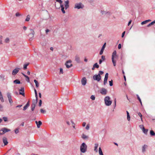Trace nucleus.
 <instances>
[{
	"instance_id": "f257e3e1",
	"label": "nucleus",
	"mask_w": 155,
	"mask_h": 155,
	"mask_svg": "<svg viewBox=\"0 0 155 155\" xmlns=\"http://www.w3.org/2000/svg\"><path fill=\"white\" fill-rule=\"evenodd\" d=\"M118 58V56L117 55V52L115 50L113 51L112 53L111 58L112 62L114 66L116 65V60Z\"/></svg>"
},
{
	"instance_id": "f03ea898",
	"label": "nucleus",
	"mask_w": 155,
	"mask_h": 155,
	"mask_svg": "<svg viewBox=\"0 0 155 155\" xmlns=\"http://www.w3.org/2000/svg\"><path fill=\"white\" fill-rule=\"evenodd\" d=\"M87 150V146L85 143H83L80 146V150L81 153H85Z\"/></svg>"
},
{
	"instance_id": "7ed1b4c3",
	"label": "nucleus",
	"mask_w": 155,
	"mask_h": 155,
	"mask_svg": "<svg viewBox=\"0 0 155 155\" xmlns=\"http://www.w3.org/2000/svg\"><path fill=\"white\" fill-rule=\"evenodd\" d=\"M104 102L106 105L109 106L112 103V101L110 100V98L109 96H107L104 98Z\"/></svg>"
},
{
	"instance_id": "20e7f679",
	"label": "nucleus",
	"mask_w": 155,
	"mask_h": 155,
	"mask_svg": "<svg viewBox=\"0 0 155 155\" xmlns=\"http://www.w3.org/2000/svg\"><path fill=\"white\" fill-rule=\"evenodd\" d=\"M11 130L6 127H3L0 130V135H3L6 132L10 131Z\"/></svg>"
},
{
	"instance_id": "39448f33",
	"label": "nucleus",
	"mask_w": 155,
	"mask_h": 155,
	"mask_svg": "<svg viewBox=\"0 0 155 155\" xmlns=\"http://www.w3.org/2000/svg\"><path fill=\"white\" fill-rule=\"evenodd\" d=\"M84 7V5L81 2L76 3L74 5V8L78 9L83 8Z\"/></svg>"
},
{
	"instance_id": "423d86ee",
	"label": "nucleus",
	"mask_w": 155,
	"mask_h": 155,
	"mask_svg": "<svg viewBox=\"0 0 155 155\" xmlns=\"http://www.w3.org/2000/svg\"><path fill=\"white\" fill-rule=\"evenodd\" d=\"M101 77L100 75L96 74L93 76V79L94 80L97 81L98 82H99L101 79Z\"/></svg>"
},
{
	"instance_id": "0eeeda50",
	"label": "nucleus",
	"mask_w": 155,
	"mask_h": 155,
	"mask_svg": "<svg viewBox=\"0 0 155 155\" xmlns=\"http://www.w3.org/2000/svg\"><path fill=\"white\" fill-rule=\"evenodd\" d=\"M31 31V33L28 35V36L30 37L29 39V40L31 41L33 40V38L34 37V35L35 34V32L32 29H30Z\"/></svg>"
},
{
	"instance_id": "6e6552de",
	"label": "nucleus",
	"mask_w": 155,
	"mask_h": 155,
	"mask_svg": "<svg viewBox=\"0 0 155 155\" xmlns=\"http://www.w3.org/2000/svg\"><path fill=\"white\" fill-rule=\"evenodd\" d=\"M71 63V60H69L66 62L65 65L67 68H69L72 66V64Z\"/></svg>"
},
{
	"instance_id": "1a4fd4ad",
	"label": "nucleus",
	"mask_w": 155,
	"mask_h": 155,
	"mask_svg": "<svg viewBox=\"0 0 155 155\" xmlns=\"http://www.w3.org/2000/svg\"><path fill=\"white\" fill-rule=\"evenodd\" d=\"M20 68H16L14 69L12 71V75L15 76L16 75L17 73L19 72Z\"/></svg>"
},
{
	"instance_id": "9d476101",
	"label": "nucleus",
	"mask_w": 155,
	"mask_h": 155,
	"mask_svg": "<svg viewBox=\"0 0 155 155\" xmlns=\"http://www.w3.org/2000/svg\"><path fill=\"white\" fill-rule=\"evenodd\" d=\"M107 91L106 89L102 88L100 90V93L103 95H105L107 94Z\"/></svg>"
},
{
	"instance_id": "9b49d317",
	"label": "nucleus",
	"mask_w": 155,
	"mask_h": 155,
	"mask_svg": "<svg viewBox=\"0 0 155 155\" xmlns=\"http://www.w3.org/2000/svg\"><path fill=\"white\" fill-rule=\"evenodd\" d=\"M19 94L22 95L23 96L25 97V89L24 87H21V89L19 90Z\"/></svg>"
},
{
	"instance_id": "f8f14e48",
	"label": "nucleus",
	"mask_w": 155,
	"mask_h": 155,
	"mask_svg": "<svg viewBox=\"0 0 155 155\" xmlns=\"http://www.w3.org/2000/svg\"><path fill=\"white\" fill-rule=\"evenodd\" d=\"M38 102V101H35L33 102L31 106V109L32 111H33L35 109L36 104Z\"/></svg>"
},
{
	"instance_id": "ddd939ff",
	"label": "nucleus",
	"mask_w": 155,
	"mask_h": 155,
	"mask_svg": "<svg viewBox=\"0 0 155 155\" xmlns=\"http://www.w3.org/2000/svg\"><path fill=\"white\" fill-rule=\"evenodd\" d=\"M108 74L107 73L105 75V77L104 81V84L105 85L107 83V80L108 77Z\"/></svg>"
},
{
	"instance_id": "4468645a",
	"label": "nucleus",
	"mask_w": 155,
	"mask_h": 155,
	"mask_svg": "<svg viewBox=\"0 0 155 155\" xmlns=\"http://www.w3.org/2000/svg\"><path fill=\"white\" fill-rule=\"evenodd\" d=\"M106 43H105L102 46V48L101 49V50L99 52V54L100 55H102L103 53V51H104V50L106 47Z\"/></svg>"
},
{
	"instance_id": "2eb2a0df",
	"label": "nucleus",
	"mask_w": 155,
	"mask_h": 155,
	"mask_svg": "<svg viewBox=\"0 0 155 155\" xmlns=\"http://www.w3.org/2000/svg\"><path fill=\"white\" fill-rule=\"evenodd\" d=\"M82 84L83 85H85L87 83V79L85 77H83L81 80Z\"/></svg>"
},
{
	"instance_id": "dca6fc26",
	"label": "nucleus",
	"mask_w": 155,
	"mask_h": 155,
	"mask_svg": "<svg viewBox=\"0 0 155 155\" xmlns=\"http://www.w3.org/2000/svg\"><path fill=\"white\" fill-rule=\"evenodd\" d=\"M30 105V101H28L23 107V110H25Z\"/></svg>"
},
{
	"instance_id": "f3484780",
	"label": "nucleus",
	"mask_w": 155,
	"mask_h": 155,
	"mask_svg": "<svg viewBox=\"0 0 155 155\" xmlns=\"http://www.w3.org/2000/svg\"><path fill=\"white\" fill-rule=\"evenodd\" d=\"M101 12L102 15H105L107 14L109 16L111 14V13L109 11L106 12L104 11L101 10Z\"/></svg>"
},
{
	"instance_id": "a211bd4d",
	"label": "nucleus",
	"mask_w": 155,
	"mask_h": 155,
	"mask_svg": "<svg viewBox=\"0 0 155 155\" xmlns=\"http://www.w3.org/2000/svg\"><path fill=\"white\" fill-rule=\"evenodd\" d=\"M3 142L4 144V146L6 145L8 143V142L7 141V138L5 137H4L2 139Z\"/></svg>"
},
{
	"instance_id": "6ab92c4d",
	"label": "nucleus",
	"mask_w": 155,
	"mask_h": 155,
	"mask_svg": "<svg viewBox=\"0 0 155 155\" xmlns=\"http://www.w3.org/2000/svg\"><path fill=\"white\" fill-rule=\"evenodd\" d=\"M35 123L37 124V127L38 128H40V126L42 124V123L41 121L39 120L38 121H35Z\"/></svg>"
},
{
	"instance_id": "aec40b11",
	"label": "nucleus",
	"mask_w": 155,
	"mask_h": 155,
	"mask_svg": "<svg viewBox=\"0 0 155 155\" xmlns=\"http://www.w3.org/2000/svg\"><path fill=\"white\" fill-rule=\"evenodd\" d=\"M65 9H67L69 7V1L68 0L65 1Z\"/></svg>"
},
{
	"instance_id": "412c9836",
	"label": "nucleus",
	"mask_w": 155,
	"mask_h": 155,
	"mask_svg": "<svg viewBox=\"0 0 155 155\" xmlns=\"http://www.w3.org/2000/svg\"><path fill=\"white\" fill-rule=\"evenodd\" d=\"M75 60L78 63L80 62V58L78 55H76L75 57Z\"/></svg>"
},
{
	"instance_id": "4be33fe9",
	"label": "nucleus",
	"mask_w": 155,
	"mask_h": 155,
	"mask_svg": "<svg viewBox=\"0 0 155 155\" xmlns=\"http://www.w3.org/2000/svg\"><path fill=\"white\" fill-rule=\"evenodd\" d=\"M60 7L61 8V10L62 12V13L64 14L65 13V12L64 10V5H60Z\"/></svg>"
},
{
	"instance_id": "5701e85b",
	"label": "nucleus",
	"mask_w": 155,
	"mask_h": 155,
	"mask_svg": "<svg viewBox=\"0 0 155 155\" xmlns=\"http://www.w3.org/2000/svg\"><path fill=\"white\" fill-rule=\"evenodd\" d=\"M13 83L15 84H19L21 83V82L19 79H16L14 81Z\"/></svg>"
},
{
	"instance_id": "b1692460",
	"label": "nucleus",
	"mask_w": 155,
	"mask_h": 155,
	"mask_svg": "<svg viewBox=\"0 0 155 155\" xmlns=\"http://www.w3.org/2000/svg\"><path fill=\"white\" fill-rule=\"evenodd\" d=\"M147 146L146 145H144L142 147V151L144 152L145 151V149L147 147Z\"/></svg>"
},
{
	"instance_id": "393cba45",
	"label": "nucleus",
	"mask_w": 155,
	"mask_h": 155,
	"mask_svg": "<svg viewBox=\"0 0 155 155\" xmlns=\"http://www.w3.org/2000/svg\"><path fill=\"white\" fill-rule=\"evenodd\" d=\"M29 63H27L24 65L23 69L25 70L27 68V67L29 65Z\"/></svg>"
},
{
	"instance_id": "a878e982",
	"label": "nucleus",
	"mask_w": 155,
	"mask_h": 155,
	"mask_svg": "<svg viewBox=\"0 0 155 155\" xmlns=\"http://www.w3.org/2000/svg\"><path fill=\"white\" fill-rule=\"evenodd\" d=\"M148 130V129H145L144 127L142 128V131L143 132L144 134H147Z\"/></svg>"
},
{
	"instance_id": "bb28decb",
	"label": "nucleus",
	"mask_w": 155,
	"mask_h": 155,
	"mask_svg": "<svg viewBox=\"0 0 155 155\" xmlns=\"http://www.w3.org/2000/svg\"><path fill=\"white\" fill-rule=\"evenodd\" d=\"M7 96L8 98V100L9 99H11L12 98V96L11 95V93L9 92H8L7 93Z\"/></svg>"
},
{
	"instance_id": "cd10ccee",
	"label": "nucleus",
	"mask_w": 155,
	"mask_h": 155,
	"mask_svg": "<svg viewBox=\"0 0 155 155\" xmlns=\"http://www.w3.org/2000/svg\"><path fill=\"white\" fill-rule=\"evenodd\" d=\"M98 146V143H95V146L94 148V150L96 152H97V148Z\"/></svg>"
},
{
	"instance_id": "c85d7f7f",
	"label": "nucleus",
	"mask_w": 155,
	"mask_h": 155,
	"mask_svg": "<svg viewBox=\"0 0 155 155\" xmlns=\"http://www.w3.org/2000/svg\"><path fill=\"white\" fill-rule=\"evenodd\" d=\"M150 134L151 136H155V133L154 131L152 130H151L150 131Z\"/></svg>"
},
{
	"instance_id": "c756f323",
	"label": "nucleus",
	"mask_w": 155,
	"mask_h": 155,
	"mask_svg": "<svg viewBox=\"0 0 155 155\" xmlns=\"http://www.w3.org/2000/svg\"><path fill=\"white\" fill-rule=\"evenodd\" d=\"M34 82L35 84V85H36V87H38L39 86V83H38V81L37 80H36L35 79L34 80Z\"/></svg>"
},
{
	"instance_id": "7c9ffc66",
	"label": "nucleus",
	"mask_w": 155,
	"mask_h": 155,
	"mask_svg": "<svg viewBox=\"0 0 155 155\" xmlns=\"http://www.w3.org/2000/svg\"><path fill=\"white\" fill-rule=\"evenodd\" d=\"M126 112H127V120L128 121H130V116L129 113L127 111Z\"/></svg>"
},
{
	"instance_id": "2f4dec72",
	"label": "nucleus",
	"mask_w": 155,
	"mask_h": 155,
	"mask_svg": "<svg viewBox=\"0 0 155 155\" xmlns=\"http://www.w3.org/2000/svg\"><path fill=\"white\" fill-rule=\"evenodd\" d=\"M34 91H35V97L36 98V100L38 101V97L37 92L36 90L35 89H34Z\"/></svg>"
},
{
	"instance_id": "473e14b6",
	"label": "nucleus",
	"mask_w": 155,
	"mask_h": 155,
	"mask_svg": "<svg viewBox=\"0 0 155 155\" xmlns=\"http://www.w3.org/2000/svg\"><path fill=\"white\" fill-rule=\"evenodd\" d=\"M99 153L100 155H104L101 147H100L99 148Z\"/></svg>"
},
{
	"instance_id": "72a5a7b5",
	"label": "nucleus",
	"mask_w": 155,
	"mask_h": 155,
	"mask_svg": "<svg viewBox=\"0 0 155 155\" xmlns=\"http://www.w3.org/2000/svg\"><path fill=\"white\" fill-rule=\"evenodd\" d=\"M81 137L82 138V139H85L88 138V136L84 134H83L82 135Z\"/></svg>"
},
{
	"instance_id": "f704fd0d",
	"label": "nucleus",
	"mask_w": 155,
	"mask_h": 155,
	"mask_svg": "<svg viewBox=\"0 0 155 155\" xmlns=\"http://www.w3.org/2000/svg\"><path fill=\"white\" fill-rule=\"evenodd\" d=\"M30 16L29 15H28L27 16L26 18L25 19V21H29L30 19Z\"/></svg>"
},
{
	"instance_id": "c9c22d12",
	"label": "nucleus",
	"mask_w": 155,
	"mask_h": 155,
	"mask_svg": "<svg viewBox=\"0 0 155 155\" xmlns=\"http://www.w3.org/2000/svg\"><path fill=\"white\" fill-rule=\"evenodd\" d=\"M0 99L2 102H4V100L2 94H0Z\"/></svg>"
},
{
	"instance_id": "e433bc0d",
	"label": "nucleus",
	"mask_w": 155,
	"mask_h": 155,
	"mask_svg": "<svg viewBox=\"0 0 155 155\" xmlns=\"http://www.w3.org/2000/svg\"><path fill=\"white\" fill-rule=\"evenodd\" d=\"M137 99L139 100V101L141 104L142 105V101H141V100L140 98V97L139 96V95L138 94H137Z\"/></svg>"
},
{
	"instance_id": "4c0bfd02",
	"label": "nucleus",
	"mask_w": 155,
	"mask_h": 155,
	"mask_svg": "<svg viewBox=\"0 0 155 155\" xmlns=\"http://www.w3.org/2000/svg\"><path fill=\"white\" fill-rule=\"evenodd\" d=\"M93 66H94V67H95V68H98L99 67V65L97 64V63H95L94 64Z\"/></svg>"
},
{
	"instance_id": "58836bf2",
	"label": "nucleus",
	"mask_w": 155,
	"mask_h": 155,
	"mask_svg": "<svg viewBox=\"0 0 155 155\" xmlns=\"http://www.w3.org/2000/svg\"><path fill=\"white\" fill-rule=\"evenodd\" d=\"M25 77L26 78V80L28 82H30V78H29L27 75H25Z\"/></svg>"
},
{
	"instance_id": "ea45409f",
	"label": "nucleus",
	"mask_w": 155,
	"mask_h": 155,
	"mask_svg": "<svg viewBox=\"0 0 155 155\" xmlns=\"http://www.w3.org/2000/svg\"><path fill=\"white\" fill-rule=\"evenodd\" d=\"M138 115L140 117L141 121H143V119H142V115L141 114L140 112H139L138 113Z\"/></svg>"
},
{
	"instance_id": "a19ab883",
	"label": "nucleus",
	"mask_w": 155,
	"mask_h": 155,
	"mask_svg": "<svg viewBox=\"0 0 155 155\" xmlns=\"http://www.w3.org/2000/svg\"><path fill=\"white\" fill-rule=\"evenodd\" d=\"M19 128H17L15 130V132L16 134H17L19 133Z\"/></svg>"
},
{
	"instance_id": "79ce46f5",
	"label": "nucleus",
	"mask_w": 155,
	"mask_h": 155,
	"mask_svg": "<svg viewBox=\"0 0 155 155\" xmlns=\"http://www.w3.org/2000/svg\"><path fill=\"white\" fill-rule=\"evenodd\" d=\"M109 85L110 86H112L113 85V81L112 80L109 81Z\"/></svg>"
},
{
	"instance_id": "37998d69",
	"label": "nucleus",
	"mask_w": 155,
	"mask_h": 155,
	"mask_svg": "<svg viewBox=\"0 0 155 155\" xmlns=\"http://www.w3.org/2000/svg\"><path fill=\"white\" fill-rule=\"evenodd\" d=\"M3 119L4 120L5 122H7L8 121V118L7 117H2Z\"/></svg>"
},
{
	"instance_id": "c03bdc74",
	"label": "nucleus",
	"mask_w": 155,
	"mask_h": 155,
	"mask_svg": "<svg viewBox=\"0 0 155 155\" xmlns=\"http://www.w3.org/2000/svg\"><path fill=\"white\" fill-rule=\"evenodd\" d=\"M9 41V39L8 38H6L5 40V42L6 43H8Z\"/></svg>"
},
{
	"instance_id": "a18cd8bd",
	"label": "nucleus",
	"mask_w": 155,
	"mask_h": 155,
	"mask_svg": "<svg viewBox=\"0 0 155 155\" xmlns=\"http://www.w3.org/2000/svg\"><path fill=\"white\" fill-rule=\"evenodd\" d=\"M91 99L92 101H94L95 99V97L94 95H92L91 97Z\"/></svg>"
},
{
	"instance_id": "49530a36",
	"label": "nucleus",
	"mask_w": 155,
	"mask_h": 155,
	"mask_svg": "<svg viewBox=\"0 0 155 155\" xmlns=\"http://www.w3.org/2000/svg\"><path fill=\"white\" fill-rule=\"evenodd\" d=\"M42 104V101L41 100H39L38 106L39 107H41Z\"/></svg>"
},
{
	"instance_id": "de8ad7c7",
	"label": "nucleus",
	"mask_w": 155,
	"mask_h": 155,
	"mask_svg": "<svg viewBox=\"0 0 155 155\" xmlns=\"http://www.w3.org/2000/svg\"><path fill=\"white\" fill-rule=\"evenodd\" d=\"M104 72L103 71H99L98 75H100V76H101V75H102L104 74Z\"/></svg>"
},
{
	"instance_id": "09e8293b",
	"label": "nucleus",
	"mask_w": 155,
	"mask_h": 155,
	"mask_svg": "<svg viewBox=\"0 0 155 155\" xmlns=\"http://www.w3.org/2000/svg\"><path fill=\"white\" fill-rule=\"evenodd\" d=\"M40 111L41 113H43V114L45 113L46 112V111L45 110H44L43 109H41L40 110Z\"/></svg>"
},
{
	"instance_id": "8fccbe9b",
	"label": "nucleus",
	"mask_w": 155,
	"mask_h": 155,
	"mask_svg": "<svg viewBox=\"0 0 155 155\" xmlns=\"http://www.w3.org/2000/svg\"><path fill=\"white\" fill-rule=\"evenodd\" d=\"M8 100L9 101V102L10 104L11 105L13 103V101L12 99V98H11V99H9Z\"/></svg>"
},
{
	"instance_id": "3c124183",
	"label": "nucleus",
	"mask_w": 155,
	"mask_h": 155,
	"mask_svg": "<svg viewBox=\"0 0 155 155\" xmlns=\"http://www.w3.org/2000/svg\"><path fill=\"white\" fill-rule=\"evenodd\" d=\"M147 23V21H146V20L145 21H144L142 22H141V25H143L144 24H146Z\"/></svg>"
},
{
	"instance_id": "603ef678",
	"label": "nucleus",
	"mask_w": 155,
	"mask_h": 155,
	"mask_svg": "<svg viewBox=\"0 0 155 155\" xmlns=\"http://www.w3.org/2000/svg\"><path fill=\"white\" fill-rule=\"evenodd\" d=\"M56 2H59L60 4L62 5V1L61 0H56Z\"/></svg>"
},
{
	"instance_id": "864d4df0",
	"label": "nucleus",
	"mask_w": 155,
	"mask_h": 155,
	"mask_svg": "<svg viewBox=\"0 0 155 155\" xmlns=\"http://www.w3.org/2000/svg\"><path fill=\"white\" fill-rule=\"evenodd\" d=\"M154 25L153 22H151L147 26V27H150V26H151L152 25Z\"/></svg>"
},
{
	"instance_id": "5fc2aeb1",
	"label": "nucleus",
	"mask_w": 155,
	"mask_h": 155,
	"mask_svg": "<svg viewBox=\"0 0 155 155\" xmlns=\"http://www.w3.org/2000/svg\"><path fill=\"white\" fill-rule=\"evenodd\" d=\"M3 107L1 104H0V111H3Z\"/></svg>"
},
{
	"instance_id": "6e6d98bb",
	"label": "nucleus",
	"mask_w": 155,
	"mask_h": 155,
	"mask_svg": "<svg viewBox=\"0 0 155 155\" xmlns=\"http://www.w3.org/2000/svg\"><path fill=\"white\" fill-rule=\"evenodd\" d=\"M90 128V126L89 124H88L87 125L85 129L87 130H88Z\"/></svg>"
},
{
	"instance_id": "4d7b16f0",
	"label": "nucleus",
	"mask_w": 155,
	"mask_h": 155,
	"mask_svg": "<svg viewBox=\"0 0 155 155\" xmlns=\"http://www.w3.org/2000/svg\"><path fill=\"white\" fill-rule=\"evenodd\" d=\"M101 59L103 61H104L105 60V57L104 55H102L101 57Z\"/></svg>"
},
{
	"instance_id": "13d9d810",
	"label": "nucleus",
	"mask_w": 155,
	"mask_h": 155,
	"mask_svg": "<svg viewBox=\"0 0 155 155\" xmlns=\"http://www.w3.org/2000/svg\"><path fill=\"white\" fill-rule=\"evenodd\" d=\"M21 14L19 12H17L15 14V16L16 17H18L21 15Z\"/></svg>"
},
{
	"instance_id": "bf43d9fd",
	"label": "nucleus",
	"mask_w": 155,
	"mask_h": 155,
	"mask_svg": "<svg viewBox=\"0 0 155 155\" xmlns=\"http://www.w3.org/2000/svg\"><path fill=\"white\" fill-rule=\"evenodd\" d=\"M60 73L61 74H63V70L61 68H60Z\"/></svg>"
},
{
	"instance_id": "052dcab7",
	"label": "nucleus",
	"mask_w": 155,
	"mask_h": 155,
	"mask_svg": "<svg viewBox=\"0 0 155 155\" xmlns=\"http://www.w3.org/2000/svg\"><path fill=\"white\" fill-rule=\"evenodd\" d=\"M121 45L120 44H119L118 46V48L119 49H120L121 48Z\"/></svg>"
},
{
	"instance_id": "680f3d73",
	"label": "nucleus",
	"mask_w": 155,
	"mask_h": 155,
	"mask_svg": "<svg viewBox=\"0 0 155 155\" xmlns=\"http://www.w3.org/2000/svg\"><path fill=\"white\" fill-rule=\"evenodd\" d=\"M71 122L73 124V127L74 128H75V124L74 123V122L72 120H71Z\"/></svg>"
},
{
	"instance_id": "e2e57ef3",
	"label": "nucleus",
	"mask_w": 155,
	"mask_h": 155,
	"mask_svg": "<svg viewBox=\"0 0 155 155\" xmlns=\"http://www.w3.org/2000/svg\"><path fill=\"white\" fill-rule=\"evenodd\" d=\"M125 31H124L122 33V35H121V37L122 38H123L124 37L125 34Z\"/></svg>"
},
{
	"instance_id": "0e129e2a",
	"label": "nucleus",
	"mask_w": 155,
	"mask_h": 155,
	"mask_svg": "<svg viewBox=\"0 0 155 155\" xmlns=\"http://www.w3.org/2000/svg\"><path fill=\"white\" fill-rule=\"evenodd\" d=\"M50 31V30L49 29H47L46 30H45V32L46 34H48V32Z\"/></svg>"
},
{
	"instance_id": "69168bd1",
	"label": "nucleus",
	"mask_w": 155,
	"mask_h": 155,
	"mask_svg": "<svg viewBox=\"0 0 155 155\" xmlns=\"http://www.w3.org/2000/svg\"><path fill=\"white\" fill-rule=\"evenodd\" d=\"M131 22H132V20H130L129 21V22L128 23V26H129L130 25V24L131 23Z\"/></svg>"
},
{
	"instance_id": "338daca9",
	"label": "nucleus",
	"mask_w": 155,
	"mask_h": 155,
	"mask_svg": "<svg viewBox=\"0 0 155 155\" xmlns=\"http://www.w3.org/2000/svg\"><path fill=\"white\" fill-rule=\"evenodd\" d=\"M103 61L101 59H99V63L100 64H101L102 63V62Z\"/></svg>"
},
{
	"instance_id": "774afa93",
	"label": "nucleus",
	"mask_w": 155,
	"mask_h": 155,
	"mask_svg": "<svg viewBox=\"0 0 155 155\" xmlns=\"http://www.w3.org/2000/svg\"><path fill=\"white\" fill-rule=\"evenodd\" d=\"M22 106V105H18L16 107V108H18V107L20 108Z\"/></svg>"
}]
</instances>
